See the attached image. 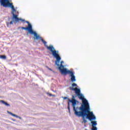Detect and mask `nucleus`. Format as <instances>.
<instances>
[{"label": "nucleus", "mask_w": 130, "mask_h": 130, "mask_svg": "<svg viewBox=\"0 0 130 130\" xmlns=\"http://www.w3.org/2000/svg\"><path fill=\"white\" fill-rule=\"evenodd\" d=\"M69 113H70V114H71V108H69Z\"/></svg>", "instance_id": "nucleus-24"}, {"label": "nucleus", "mask_w": 130, "mask_h": 130, "mask_svg": "<svg viewBox=\"0 0 130 130\" xmlns=\"http://www.w3.org/2000/svg\"><path fill=\"white\" fill-rule=\"evenodd\" d=\"M62 98L64 100H67V99L69 100V98H68V97L67 96H62Z\"/></svg>", "instance_id": "nucleus-18"}, {"label": "nucleus", "mask_w": 130, "mask_h": 130, "mask_svg": "<svg viewBox=\"0 0 130 130\" xmlns=\"http://www.w3.org/2000/svg\"><path fill=\"white\" fill-rule=\"evenodd\" d=\"M10 8L12 10H13V9H15V7H14V5H12V6H11Z\"/></svg>", "instance_id": "nucleus-19"}, {"label": "nucleus", "mask_w": 130, "mask_h": 130, "mask_svg": "<svg viewBox=\"0 0 130 130\" xmlns=\"http://www.w3.org/2000/svg\"><path fill=\"white\" fill-rule=\"evenodd\" d=\"M46 68H47V69H48V68H49V67H48V66H46Z\"/></svg>", "instance_id": "nucleus-27"}, {"label": "nucleus", "mask_w": 130, "mask_h": 130, "mask_svg": "<svg viewBox=\"0 0 130 130\" xmlns=\"http://www.w3.org/2000/svg\"><path fill=\"white\" fill-rule=\"evenodd\" d=\"M13 121H16V119H12Z\"/></svg>", "instance_id": "nucleus-26"}, {"label": "nucleus", "mask_w": 130, "mask_h": 130, "mask_svg": "<svg viewBox=\"0 0 130 130\" xmlns=\"http://www.w3.org/2000/svg\"><path fill=\"white\" fill-rule=\"evenodd\" d=\"M29 34H31L32 35L34 36V39H36V40H38V39H41V37L39 35H38L36 31H34L33 29L31 31Z\"/></svg>", "instance_id": "nucleus-8"}, {"label": "nucleus", "mask_w": 130, "mask_h": 130, "mask_svg": "<svg viewBox=\"0 0 130 130\" xmlns=\"http://www.w3.org/2000/svg\"><path fill=\"white\" fill-rule=\"evenodd\" d=\"M82 116L83 118L86 117L90 121L96 119L93 112L90 111V105L84 94H82Z\"/></svg>", "instance_id": "nucleus-2"}, {"label": "nucleus", "mask_w": 130, "mask_h": 130, "mask_svg": "<svg viewBox=\"0 0 130 130\" xmlns=\"http://www.w3.org/2000/svg\"><path fill=\"white\" fill-rule=\"evenodd\" d=\"M12 12H13L15 13V12H16V9H15V8H14L13 9H12Z\"/></svg>", "instance_id": "nucleus-20"}, {"label": "nucleus", "mask_w": 130, "mask_h": 130, "mask_svg": "<svg viewBox=\"0 0 130 130\" xmlns=\"http://www.w3.org/2000/svg\"><path fill=\"white\" fill-rule=\"evenodd\" d=\"M49 50L51 51L52 55L54 57V58L56 59V60L55 61V64L57 66V67H59V61L61 60V57H60V56L59 55V54H58V50H56L54 49V47L53 46H51V47L49 48Z\"/></svg>", "instance_id": "nucleus-4"}, {"label": "nucleus", "mask_w": 130, "mask_h": 130, "mask_svg": "<svg viewBox=\"0 0 130 130\" xmlns=\"http://www.w3.org/2000/svg\"><path fill=\"white\" fill-rule=\"evenodd\" d=\"M25 23H27V27H21V29L22 30H25L26 31H28L29 34H30V32L32 31L33 29L32 27V24H30V22L28 21H24Z\"/></svg>", "instance_id": "nucleus-6"}, {"label": "nucleus", "mask_w": 130, "mask_h": 130, "mask_svg": "<svg viewBox=\"0 0 130 130\" xmlns=\"http://www.w3.org/2000/svg\"><path fill=\"white\" fill-rule=\"evenodd\" d=\"M59 67L58 70H59L61 75L63 76H67V75H69V77H71L70 80L72 83L76 82V76H75V73L73 71H71L67 68H64V66L62 64H59Z\"/></svg>", "instance_id": "nucleus-3"}, {"label": "nucleus", "mask_w": 130, "mask_h": 130, "mask_svg": "<svg viewBox=\"0 0 130 130\" xmlns=\"http://www.w3.org/2000/svg\"><path fill=\"white\" fill-rule=\"evenodd\" d=\"M70 103H72V102H70V99H68V107H67L68 110H70V108H70Z\"/></svg>", "instance_id": "nucleus-13"}, {"label": "nucleus", "mask_w": 130, "mask_h": 130, "mask_svg": "<svg viewBox=\"0 0 130 130\" xmlns=\"http://www.w3.org/2000/svg\"><path fill=\"white\" fill-rule=\"evenodd\" d=\"M11 14H12V16H14V15H15L14 11H11Z\"/></svg>", "instance_id": "nucleus-21"}, {"label": "nucleus", "mask_w": 130, "mask_h": 130, "mask_svg": "<svg viewBox=\"0 0 130 130\" xmlns=\"http://www.w3.org/2000/svg\"><path fill=\"white\" fill-rule=\"evenodd\" d=\"M13 22H14L13 20L10 21V22H7L6 25L8 27H10V25H13Z\"/></svg>", "instance_id": "nucleus-14"}, {"label": "nucleus", "mask_w": 130, "mask_h": 130, "mask_svg": "<svg viewBox=\"0 0 130 130\" xmlns=\"http://www.w3.org/2000/svg\"><path fill=\"white\" fill-rule=\"evenodd\" d=\"M17 117V118H19V119H22V117H21L19 116H18V117Z\"/></svg>", "instance_id": "nucleus-22"}, {"label": "nucleus", "mask_w": 130, "mask_h": 130, "mask_svg": "<svg viewBox=\"0 0 130 130\" xmlns=\"http://www.w3.org/2000/svg\"><path fill=\"white\" fill-rule=\"evenodd\" d=\"M7 112L9 114H10V115H12V116H14V117H18V115H17L15 114H13V113H12L9 111H8Z\"/></svg>", "instance_id": "nucleus-12"}, {"label": "nucleus", "mask_w": 130, "mask_h": 130, "mask_svg": "<svg viewBox=\"0 0 130 130\" xmlns=\"http://www.w3.org/2000/svg\"><path fill=\"white\" fill-rule=\"evenodd\" d=\"M41 40L42 42L43 43V44L44 45V46H45V47H46V48H47V49L48 50H49V48L51 47V46H52V45H50L49 46H47V45H46V44H47V42L46 41H44V40H43V39H41Z\"/></svg>", "instance_id": "nucleus-10"}, {"label": "nucleus", "mask_w": 130, "mask_h": 130, "mask_svg": "<svg viewBox=\"0 0 130 130\" xmlns=\"http://www.w3.org/2000/svg\"><path fill=\"white\" fill-rule=\"evenodd\" d=\"M69 90L71 91H74L75 94L72 95V98L71 99H69L70 102H71L72 107L73 108V111L75 115L77 117H82V103H80L81 106L79 107H76L77 103H79V101L76 100V98L78 97L80 100H82V93H81V89L78 87H69Z\"/></svg>", "instance_id": "nucleus-1"}, {"label": "nucleus", "mask_w": 130, "mask_h": 130, "mask_svg": "<svg viewBox=\"0 0 130 130\" xmlns=\"http://www.w3.org/2000/svg\"><path fill=\"white\" fill-rule=\"evenodd\" d=\"M11 19L14 22V24H17V23H18V22H19V21H21L22 22H25V19L19 18L17 14H14L13 16H12Z\"/></svg>", "instance_id": "nucleus-7"}, {"label": "nucleus", "mask_w": 130, "mask_h": 130, "mask_svg": "<svg viewBox=\"0 0 130 130\" xmlns=\"http://www.w3.org/2000/svg\"><path fill=\"white\" fill-rule=\"evenodd\" d=\"M1 104H3L4 105H5V106H7V107H10L11 105L10 104L7 103L6 102H5L4 100H1L0 101Z\"/></svg>", "instance_id": "nucleus-11"}, {"label": "nucleus", "mask_w": 130, "mask_h": 130, "mask_svg": "<svg viewBox=\"0 0 130 130\" xmlns=\"http://www.w3.org/2000/svg\"><path fill=\"white\" fill-rule=\"evenodd\" d=\"M47 94L49 95L50 97H51V96H52L53 97H55V95L52 94L51 93H48Z\"/></svg>", "instance_id": "nucleus-17"}, {"label": "nucleus", "mask_w": 130, "mask_h": 130, "mask_svg": "<svg viewBox=\"0 0 130 130\" xmlns=\"http://www.w3.org/2000/svg\"><path fill=\"white\" fill-rule=\"evenodd\" d=\"M74 87H76V88H78V84H77L76 83H73L72 84V86L70 87V88H74Z\"/></svg>", "instance_id": "nucleus-15"}, {"label": "nucleus", "mask_w": 130, "mask_h": 130, "mask_svg": "<svg viewBox=\"0 0 130 130\" xmlns=\"http://www.w3.org/2000/svg\"><path fill=\"white\" fill-rule=\"evenodd\" d=\"M60 62H61V64H62V63H64V62L63 61H61Z\"/></svg>", "instance_id": "nucleus-25"}, {"label": "nucleus", "mask_w": 130, "mask_h": 130, "mask_svg": "<svg viewBox=\"0 0 130 130\" xmlns=\"http://www.w3.org/2000/svg\"><path fill=\"white\" fill-rule=\"evenodd\" d=\"M48 70H49V71H51V72H52V69H51L49 68H48Z\"/></svg>", "instance_id": "nucleus-23"}, {"label": "nucleus", "mask_w": 130, "mask_h": 130, "mask_svg": "<svg viewBox=\"0 0 130 130\" xmlns=\"http://www.w3.org/2000/svg\"><path fill=\"white\" fill-rule=\"evenodd\" d=\"M91 125H92V130H97V127H96V125L97 124V122L96 121H91Z\"/></svg>", "instance_id": "nucleus-9"}, {"label": "nucleus", "mask_w": 130, "mask_h": 130, "mask_svg": "<svg viewBox=\"0 0 130 130\" xmlns=\"http://www.w3.org/2000/svg\"><path fill=\"white\" fill-rule=\"evenodd\" d=\"M0 58H2V59H6V58H7V56H6V55H1Z\"/></svg>", "instance_id": "nucleus-16"}, {"label": "nucleus", "mask_w": 130, "mask_h": 130, "mask_svg": "<svg viewBox=\"0 0 130 130\" xmlns=\"http://www.w3.org/2000/svg\"><path fill=\"white\" fill-rule=\"evenodd\" d=\"M0 4L4 8H11L13 6V4L9 2V0H0Z\"/></svg>", "instance_id": "nucleus-5"}]
</instances>
